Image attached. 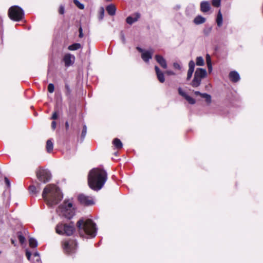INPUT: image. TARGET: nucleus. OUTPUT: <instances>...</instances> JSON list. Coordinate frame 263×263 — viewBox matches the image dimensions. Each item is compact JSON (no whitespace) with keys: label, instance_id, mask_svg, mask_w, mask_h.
Listing matches in <instances>:
<instances>
[{"label":"nucleus","instance_id":"49530a36","mask_svg":"<svg viewBox=\"0 0 263 263\" xmlns=\"http://www.w3.org/2000/svg\"><path fill=\"white\" fill-rule=\"evenodd\" d=\"M58 113L57 112L55 111L53 112L52 117H51V119H53V120H55L58 118Z\"/></svg>","mask_w":263,"mask_h":263},{"label":"nucleus","instance_id":"473e14b6","mask_svg":"<svg viewBox=\"0 0 263 263\" xmlns=\"http://www.w3.org/2000/svg\"><path fill=\"white\" fill-rule=\"evenodd\" d=\"M184 98L191 104H194L196 102L195 100L189 95H187Z\"/></svg>","mask_w":263,"mask_h":263},{"label":"nucleus","instance_id":"8fccbe9b","mask_svg":"<svg viewBox=\"0 0 263 263\" xmlns=\"http://www.w3.org/2000/svg\"><path fill=\"white\" fill-rule=\"evenodd\" d=\"M56 122L55 121H52L51 123V127L52 129H54L56 128Z\"/></svg>","mask_w":263,"mask_h":263},{"label":"nucleus","instance_id":"412c9836","mask_svg":"<svg viewBox=\"0 0 263 263\" xmlns=\"http://www.w3.org/2000/svg\"><path fill=\"white\" fill-rule=\"evenodd\" d=\"M205 22V18L201 15L197 16L194 20V23L196 25L203 24Z\"/></svg>","mask_w":263,"mask_h":263},{"label":"nucleus","instance_id":"37998d69","mask_svg":"<svg viewBox=\"0 0 263 263\" xmlns=\"http://www.w3.org/2000/svg\"><path fill=\"white\" fill-rule=\"evenodd\" d=\"M121 40H122V42L123 44H125V37L124 36V34L122 32H121Z\"/></svg>","mask_w":263,"mask_h":263},{"label":"nucleus","instance_id":"c85d7f7f","mask_svg":"<svg viewBox=\"0 0 263 263\" xmlns=\"http://www.w3.org/2000/svg\"><path fill=\"white\" fill-rule=\"evenodd\" d=\"M201 97L205 99L206 102L208 103H210L211 102V96L206 93H202Z\"/></svg>","mask_w":263,"mask_h":263},{"label":"nucleus","instance_id":"1a4fd4ad","mask_svg":"<svg viewBox=\"0 0 263 263\" xmlns=\"http://www.w3.org/2000/svg\"><path fill=\"white\" fill-rule=\"evenodd\" d=\"M78 200L82 204L84 205H91L95 203L92 197L86 196L84 194L80 195L78 196Z\"/></svg>","mask_w":263,"mask_h":263},{"label":"nucleus","instance_id":"052dcab7","mask_svg":"<svg viewBox=\"0 0 263 263\" xmlns=\"http://www.w3.org/2000/svg\"><path fill=\"white\" fill-rule=\"evenodd\" d=\"M107 1H110L111 0H106Z\"/></svg>","mask_w":263,"mask_h":263},{"label":"nucleus","instance_id":"58836bf2","mask_svg":"<svg viewBox=\"0 0 263 263\" xmlns=\"http://www.w3.org/2000/svg\"><path fill=\"white\" fill-rule=\"evenodd\" d=\"M206 62L207 64L212 63L211 57L209 54L206 55Z\"/></svg>","mask_w":263,"mask_h":263},{"label":"nucleus","instance_id":"bb28decb","mask_svg":"<svg viewBox=\"0 0 263 263\" xmlns=\"http://www.w3.org/2000/svg\"><path fill=\"white\" fill-rule=\"evenodd\" d=\"M29 243L30 247L32 248H35L37 246V241L33 238H30L29 239Z\"/></svg>","mask_w":263,"mask_h":263},{"label":"nucleus","instance_id":"3c124183","mask_svg":"<svg viewBox=\"0 0 263 263\" xmlns=\"http://www.w3.org/2000/svg\"><path fill=\"white\" fill-rule=\"evenodd\" d=\"M137 49L141 53H143V52L145 51L146 50H144L143 49H142L141 48L139 47H137Z\"/></svg>","mask_w":263,"mask_h":263},{"label":"nucleus","instance_id":"c03bdc74","mask_svg":"<svg viewBox=\"0 0 263 263\" xmlns=\"http://www.w3.org/2000/svg\"><path fill=\"white\" fill-rule=\"evenodd\" d=\"M65 87V89L67 90L66 94L69 95L70 93V89L69 85L68 84H66Z\"/></svg>","mask_w":263,"mask_h":263},{"label":"nucleus","instance_id":"a211bd4d","mask_svg":"<svg viewBox=\"0 0 263 263\" xmlns=\"http://www.w3.org/2000/svg\"><path fill=\"white\" fill-rule=\"evenodd\" d=\"M202 79L198 78V77L196 76L195 75L194 76V78L191 83H190V85L193 87H197L200 86L201 84Z\"/></svg>","mask_w":263,"mask_h":263},{"label":"nucleus","instance_id":"ea45409f","mask_svg":"<svg viewBox=\"0 0 263 263\" xmlns=\"http://www.w3.org/2000/svg\"><path fill=\"white\" fill-rule=\"evenodd\" d=\"M29 191L32 193H36V187L34 186H30L29 187Z\"/></svg>","mask_w":263,"mask_h":263},{"label":"nucleus","instance_id":"5fc2aeb1","mask_svg":"<svg viewBox=\"0 0 263 263\" xmlns=\"http://www.w3.org/2000/svg\"><path fill=\"white\" fill-rule=\"evenodd\" d=\"M167 73H168V74H170V75H173V74H175V73H174L173 71H167Z\"/></svg>","mask_w":263,"mask_h":263},{"label":"nucleus","instance_id":"39448f33","mask_svg":"<svg viewBox=\"0 0 263 263\" xmlns=\"http://www.w3.org/2000/svg\"><path fill=\"white\" fill-rule=\"evenodd\" d=\"M73 223L69 224L59 223L55 228L56 232L60 235H71L74 231Z\"/></svg>","mask_w":263,"mask_h":263},{"label":"nucleus","instance_id":"de8ad7c7","mask_svg":"<svg viewBox=\"0 0 263 263\" xmlns=\"http://www.w3.org/2000/svg\"><path fill=\"white\" fill-rule=\"evenodd\" d=\"M5 182L6 184H7V185L8 187H9L10 185V181L9 180V179L7 177L5 178Z\"/></svg>","mask_w":263,"mask_h":263},{"label":"nucleus","instance_id":"9b49d317","mask_svg":"<svg viewBox=\"0 0 263 263\" xmlns=\"http://www.w3.org/2000/svg\"><path fill=\"white\" fill-rule=\"evenodd\" d=\"M154 51L152 49L146 50L141 54V58L146 63L149 62L150 59L152 58Z\"/></svg>","mask_w":263,"mask_h":263},{"label":"nucleus","instance_id":"a878e982","mask_svg":"<svg viewBox=\"0 0 263 263\" xmlns=\"http://www.w3.org/2000/svg\"><path fill=\"white\" fill-rule=\"evenodd\" d=\"M204 62L202 57H198L196 59V64L197 66H203L204 65Z\"/></svg>","mask_w":263,"mask_h":263},{"label":"nucleus","instance_id":"20e7f679","mask_svg":"<svg viewBox=\"0 0 263 263\" xmlns=\"http://www.w3.org/2000/svg\"><path fill=\"white\" fill-rule=\"evenodd\" d=\"M58 212L59 215L66 218H71L74 215V209L73 207L72 201L69 199L65 200L63 203L59 206Z\"/></svg>","mask_w":263,"mask_h":263},{"label":"nucleus","instance_id":"f3484780","mask_svg":"<svg viewBox=\"0 0 263 263\" xmlns=\"http://www.w3.org/2000/svg\"><path fill=\"white\" fill-rule=\"evenodd\" d=\"M211 8L210 4L209 2L207 1H202L200 3V10L202 12H208Z\"/></svg>","mask_w":263,"mask_h":263},{"label":"nucleus","instance_id":"bf43d9fd","mask_svg":"<svg viewBox=\"0 0 263 263\" xmlns=\"http://www.w3.org/2000/svg\"><path fill=\"white\" fill-rule=\"evenodd\" d=\"M79 33L80 32H83V30H82V27H80V28L79 29Z\"/></svg>","mask_w":263,"mask_h":263},{"label":"nucleus","instance_id":"5701e85b","mask_svg":"<svg viewBox=\"0 0 263 263\" xmlns=\"http://www.w3.org/2000/svg\"><path fill=\"white\" fill-rule=\"evenodd\" d=\"M216 22L218 27H220L222 24V15L220 10L217 16Z\"/></svg>","mask_w":263,"mask_h":263},{"label":"nucleus","instance_id":"cd10ccee","mask_svg":"<svg viewBox=\"0 0 263 263\" xmlns=\"http://www.w3.org/2000/svg\"><path fill=\"white\" fill-rule=\"evenodd\" d=\"M201 97L205 99L206 102L208 103H210L211 102V96L206 93H202Z\"/></svg>","mask_w":263,"mask_h":263},{"label":"nucleus","instance_id":"aec40b11","mask_svg":"<svg viewBox=\"0 0 263 263\" xmlns=\"http://www.w3.org/2000/svg\"><path fill=\"white\" fill-rule=\"evenodd\" d=\"M106 11L109 15L113 16L115 15L116 11V8L114 5H109L106 8Z\"/></svg>","mask_w":263,"mask_h":263},{"label":"nucleus","instance_id":"6e6d98bb","mask_svg":"<svg viewBox=\"0 0 263 263\" xmlns=\"http://www.w3.org/2000/svg\"><path fill=\"white\" fill-rule=\"evenodd\" d=\"M65 127L67 129L69 127V124H68V122H66V123H65Z\"/></svg>","mask_w":263,"mask_h":263},{"label":"nucleus","instance_id":"4be33fe9","mask_svg":"<svg viewBox=\"0 0 263 263\" xmlns=\"http://www.w3.org/2000/svg\"><path fill=\"white\" fill-rule=\"evenodd\" d=\"M112 144L118 149H120L123 146V144L121 140L118 138H115L113 140Z\"/></svg>","mask_w":263,"mask_h":263},{"label":"nucleus","instance_id":"dca6fc26","mask_svg":"<svg viewBox=\"0 0 263 263\" xmlns=\"http://www.w3.org/2000/svg\"><path fill=\"white\" fill-rule=\"evenodd\" d=\"M155 69L158 80L160 81V82L163 83L165 81V78L163 73L160 70V69L157 66H155Z\"/></svg>","mask_w":263,"mask_h":263},{"label":"nucleus","instance_id":"4c0bfd02","mask_svg":"<svg viewBox=\"0 0 263 263\" xmlns=\"http://www.w3.org/2000/svg\"><path fill=\"white\" fill-rule=\"evenodd\" d=\"M104 8L103 7H101L100 9V17H99L100 20L103 19V18L104 17Z\"/></svg>","mask_w":263,"mask_h":263},{"label":"nucleus","instance_id":"680f3d73","mask_svg":"<svg viewBox=\"0 0 263 263\" xmlns=\"http://www.w3.org/2000/svg\"><path fill=\"white\" fill-rule=\"evenodd\" d=\"M1 254V251H0V254Z\"/></svg>","mask_w":263,"mask_h":263},{"label":"nucleus","instance_id":"4d7b16f0","mask_svg":"<svg viewBox=\"0 0 263 263\" xmlns=\"http://www.w3.org/2000/svg\"><path fill=\"white\" fill-rule=\"evenodd\" d=\"M79 37H80V38H82V37L83 36V32H80V33H79Z\"/></svg>","mask_w":263,"mask_h":263},{"label":"nucleus","instance_id":"f704fd0d","mask_svg":"<svg viewBox=\"0 0 263 263\" xmlns=\"http://www.w3.org/2000/svg\"><path fill=\"white\" fill-rule=\"evenodd\" d=\"M54 90V85L52 83H50L48 86V91L50 93H52Z\"/></svg>","mask_w":263,"mask_h":263},{"label":"nucleus","instance_id":"603ef678","mask_svg":"<svg viewBox=\"0 0 263 263\" xmlns=\"http://www.w3.org/2000/svg\"><path fill=\"white\" fill-rule=\"evenodd\" d=\"M33 255H34V257H37L39 258H37V259H36V260H37V261H39V259H40V258H39V253L38 252H35V253H34Z\"/></svg>","mask_w":263,"mask_h":263},{"label":"nucleus","instance_id":"864d4df0","mask_svg":"<svg viewBox=\"0 0 263 263\" xmlns=\"http://www.w3.org/2000/svg\"><path fill=\"white\" fill-rule=\"evenodd\" d=\"M194 93H195V95H199V96H201L202 93H201L200 92H199V91H195L194 92Z\"/></svg>","mask_w":263,"mask_h":263},{"label":"nucleus","instance_id":"c756f323","mask_svg":"<svg viewBox=\"0 0 263 263\" xmlns=\"http://www.w3.org/2000/svg\"><path fill=\"white\" fill-rule=\"evenodd\" d=\"M201 97L205 99L206 102L208 103H210L211 102V96L206 93H202Z\"/></svg>","mask_w":263,"mask_h":263},{"label":"nucleus","instance_id":"13d9d810","mask_svg":"<svg viewBox=\"0 0 263 263\" xmlns=\"http://www.w3.org/2000/svg\"><path fill=\"white\" fill-rule=\"evenodd\" d=\"M11 242L12 244H13L14 246H15V242L13 239H11Z\"/></svg>","mask_w":263,"mask_h":263},{"label":"nucleus","instance_id":"7ed1b4c3","mask_svg":"<svg viewBox=\"0 0 263 263\" xmlns=\"http://www.w3.org/2000/svg\"><path fill=\"white\" fill-rule=\"evenodd\" d=\"M80 235L86 238H93L97 234L96 224L90 219H80L77 223Z\"/></svg>","mask_w":263,"mask_h":263},{"label":"nucleus","instance_id":"0eeeda50","mask_svg":"<svg viewBox=\"0 0 263 263\" xmlns=\"http://www.w3.org/2000/svg\"><path fill=\"white\" fill-rule=\"evenodd\" d=\"M62 247L66 253H72L76 250L77 243L74 240H65L62 242Z\"/></svg>","mask_w":263,"mask_h":263},{"label":"nucleus","instance_id":"f03ea898","mask_svg":"<svg viewBox=\"0 0 263 263\" xmlns=\"http://www.w3.org/2000/svg\"><path fill=\"white\" fill-rule=\"evenodd\" d=\"M42 196L49 206L58 204L63 198V195L60 189L54 184L47 185L43 190Z\"/></svg>","mask_w":263,"mask_h":263},{"label":"nucleus","instance_id":"09e8293b","mask_svg":"<svg viewBox=\"0 0 263 263\" xmlns=\"http://www.w3.org/2000/svg\"><path fill=\"white\" fill-rule=\"evenodd\" d=\"M207 66H208V68L209 71L210 72H211L212 70V63L211 64H207Z\"/></svg>","mask_w":263,"mask_h":263},{"label":"nucleus","instance_id":"4468645a","mask_svg":"<svg viewBox=\"0 0 263 263\" xmlns=\"http://www.w3.org/2000/svg\"><path fill=\"white\" fill-rule=\"evenodd\" d=\"M155 59L163 68L166 69L167 68L166 60L163 57L160 55L157 54L155 55Z\"/></svg>","mask_w":263,"mask_h":263},{"label":"nucleus","instance_id":"f257e3e1","mask_svg":"<svg viewBox=\"0 0 263 263\" xmlns=\"http://www.w3.org/2000/svg\"><path fill=\"white\" fill-rule=\"evenodd\" d=\"M107 179V174L105 170L99 168H94L89 173L88 185L91 189L99 191L103 186Z\"/></svg>","mask_w":263,"mask_h":263},{"label":"nucleus","instance_id":"393cba45","mask_svg":"<svg viewBox=\"0 0 263 263\" xmlns=\"http://www.w3.org/2000/svg\"><path fill=\"white\" fill-rule=\"evenodd\" d=\"M81 45L80 43H74L68 46V49L69 50H76L80 49Z\"/></svg>","mask_w":263,"mask_h":263},{"label":"nucleus","instance_id":"6ab92c4d","mask_svg":"<svg viewBox=\"0 0 263 263\" xmlns=\"http://www.w3.org/2000/svg\"><path fill=\"white\" fill-rule=\"evenodd\" d=\"M139 17H140V14L139 13H136V14H135V17H133L131 16H128L126 18V22L128 24L132 25L134 23L137 21Z\"/></svg>","mask_w":263,"mask_h":263},{"label":"nucleus","instance_id":"6e6552de","mask_svg":"<svg viewBox=\"0 0 263 263\" xmlns=\"http://www.w3.org/2000/svg\"><path fill=\"white\" fill-rule=\"evenodd\" d=\"M36 176L40 181L46 183L50 180L51 175L48 170L40 168L36 171Z\"/></svg>","mask_w":263,"mask_h":263},{"label":"nucleus","instance_id":"9d476101","mask_svg":"<svg viewBox=\"0 0 263 263\" xmlns=\"http://www.w3.org/2000/svg\"><path fill=\"white\" fill-rule=\"evenodd\" d=\"M75 60V57L73 55H71L70 53L66 54L63 58V61L65 63V65L66 67H69L70 65H72Z\"/></svg>","mask_w":263,"mask_h":263},{"label":"nucleus","instance_id":"2eb2a0df","mask_svg":"<svg viewBox=\"0 0 263 263\" xmlns=\"http://www.w3.org/2000/svg\"><path fill=\"white\" fill-rule=\"evenodd\" d=\"M229 77L230 80L234 83H236L238 82L240 80L239 74L236 71H232L230 72Z\"/></svg>","mask_w":263,"mask_h":263},{"label":"nucleus","instance_id":"b1692460","mask_svg":"<svg viewBox=\"0 0 263 263\" xmlns=\"http://www.w3.org/2000/svg\"><path fill=\"white\" fill-rule=\"evenodd\" d=\"M53 147V144L51 140H48L46 142V150L48 153H50Z\"/></svg>","mask_w":263,"mask_h":263},{"label":"nucleus","instance_id":"a19ab883","mask_svg":"<svg viewBox=\"0 0 263 263\" xmlns=\"http://www.w3.org/2000/svg\"><path fill=\"white\" fill-rule=\"evenodd\" d=\"M173 66L175 69H181V68L180 65L178 63H174L173 64Z\"/></svg>","mask_w":263,"mask_h":263},{"label":"nucleus","instance_id":"2f4dec72","mask_svg":"<svg viewBox=\"0 0 263 263\" xmlns=\"http://www.w3.org/2000/svg\"><path fill=\"white\" fill-rule=\"evenodd\" d=\"M73 3L80 9L83 10L84 9V5L81 4L78 0H73Z\"/></svg>","mask_w":263,"mask_h":263},{"label":"nucleus","instance_id":"72a5a7b5","mask_svg":"<svg viewBox=\"0 0 263 263\" xmlns=\"http://www.w3.org/2000/svg\"><path fill=\"white\" fill-rule=\"evenodd\" d=\"M87 133V127L86 125H84L83 126V130L81 134V138L84 139Z\"/></svg>","mask_w":263,"mask_h":263},{"label":"nucleus","instance_id":"423d86ee","mask_svg":"<svg viewBox=\"0 0 263 263\" xmlns=\"http://www.w3.org/2000/svg\"><path fill=\"white\" fill-rule=\"evenodd\" d=\"M8 15L12 20L19 21L23 18L24 13L21 7L17 6H13L9 8Z\"/></svg>","mask_w":263,"mask_h":263},{"label":"nucleus","instance_id":"c9c22d12","mask_svg":"<svg viewBox=\"0 0 263 263\" xmlns=\"http://www.w3.org/2000/svg\"><path fill=\"white\" fill-rule=\"evenodd\" d=\"M221 0H213L212 5L214 7H218L220 5Z\"/></svg>","mask_w":263,"mask_h":263},{"label":"nucleus","instance_id":"79ce46f5","mask_svg":"<svg viewBox=\"0 0 263 263\" xmlns=\"http://www.w3.org/2000/svg\"><path fill=\"white\" fill-rule=\"evenodd\" d=\"M26 255L27 256V259L30 260V257H31V253L30 252H29L28 250H26Z\"/></svg>","mask_w":263,"mask_h":263},{"label":"nucleus","instance_id":"a18cd8bd","mask_svg":"<svg viewBox=\"0 0 263 263\" xmlns=\"http://www.w3.org/2000/svg\"><path fill=\"white\" fill-rule=\"evenodd\" d=\"M59 13L61 14H64V7L63 6H60L59 8Z\"/></svg>","mask_w":263,"mask_h":263},{"label":"nucleus","instance_id":"e433bc0d","mask_svg":"<svg viewBox=\"0 0 263 263\" xmlns=\"http://www.w3.org/2000/svg\"><path fill=\"white\" fill-rule=\"evenodd\" d=\"M178 93L180 95L182 96L184 98H185L186 96L187 95L185 92L183 91L181 88L179 87L178 88Z\"/></svg>","mask_w":263,"mask_h":263},{"label":"nucleus","instance_id":"f8f14e48","mask_svg":"<svg viewBox=\"0 0 263 263\" xmlns=\"http://www.w3.org/2000/svg\"><path fill=\"white\" fill-rule=\"evenodd\" d=\"M195 65V62L193 60H191L189 62V69L187 71V78H186L187 81L190 80L191 79V78H192L193 73L194 71Z\"/></svg>","mask_w":263,"mask_h":263},{"label":"nucleus","instance_id":"7c9ffc66","mask_svg":"<svg viewBox=\"0 0 263 263\" xmlns=\"http://www.w3.org/2000/svg\"><path fill=\"white\" fill-rule=\"evenodd\" d=\"M17 236L21 243L23 244L25 241V237L22 235L21 232H17Z\"/></svg>","mask_w":263,"mask_h":263},{"label":"nucleus","instance_id":"ddd939ff","mask_svg":"<svg viewBox=\"0 0 263 263\" xmlns=\"http://www.w3.org/2000/svg\"><path fill=\"white\" fill-rule=\"evenodd\" d=\"M194 75L202 79L206 77L207 75V72L205 69L198 68L196 69Z\"/></svg>","mask_w":263,"mask_h":263}]
</instances>
